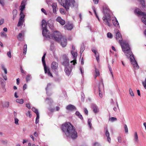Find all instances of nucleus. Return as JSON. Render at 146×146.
<instances>
[{
	"label": "nucleus",
	"instance_id": "obj_23",
	"mask_svg": "<svg viewBox=\"0 0 146 146\" xmlns=\"http://www.w3.org/2000/svg\"><path fill=\"white\" fill-rule=\"evenodd\" d=\"M112 22L114 25L115 26V27H117L118 26L119 27V23L116 18H115V20H112Z\"/></svg>",
	"mask_w": 146,
	"mask_h": 146
},
{
	"label": "nucleus",
	"instance_id": "obj_28",
	"mask_svg": "<svg viewBox=\"0 0 146 146\" xmlns=\"http://www.w3.org/2000/svg\"><path fill=\"white\" fill-rule=\"evenodd\" d=\"M95 73L96 74L95 75V77L94 78H96V77L97 76H98L100 75V72L96 68H95Z\"/></svg>",
	"mask_w": 146,
	"mask_h": 146
},
{
	"label": "nucleus",
	"instance_id": "obj_4",
	"mask_svg": "<svg viewBox=\"0 0 146 146\" xmlns=\"http://www.w3.org/2000/svg\"><path fill=\"white\" fill-rule=\"evenodd\" d=\"M103 12L104 14L102 18L103 23L106 25L110 27L111 26L110 23L111 20V16L110 14V10L108 7H104Z\"/></svg>",
	"mask_w": 146,
	"mask_h": 146
},
{
	"label": "nucleus",
	"instance_id": "obj_30",
	"mask_svg": "<svg viewBox=\"0 0 146 146\" xmlns=\"http://www.w3.org/2000/svg\"><path fill=\"white\" fill-rule=\"evenodd\" d=\"M20 16V18L19 19L23 20L24 18L25 17V15H24L23 13V11H21Z\"/></svg>",
	"mask_w": 146,
	"mask_h": 146
},
{
	"label": "nucleus",
	"instance_id": "obj_11",
	"mask_svg": "<svg viewBox=\"0 0 146 146\" xmlns=\"http://www.w3.org/2000/svg\"><path fill=\"white\" fill-rule=\"evenodd\" d=\"M46 53H44L42 58V61L44 66V72L46 73L47 72V67L45 61V58Z\"/></svg>",
	"mask_w": 146,
	"mask_h": 146
},
{
	"label": "nucleus",
	"instance_id": "obj_3",
	"mask_svg": "<svg viewBox=\"0 0 146 146\" xmlns=\"http://www.w3.org/2000/svg\"><path fill=\"white\" fill-rule=\"evenodd\" d=\"M50 38L57 42H60L61 45L63 47H65L67 44V39L63 37L61 33L58 31H56L53 33Z\"/></svg>",
	"mask_w": 146,
	"mask_h": 146
},
{
	"label": "nucleus",
	"instance_id": "obj_56",
	"mask_svg": "<svg viewBox=\"0 0 146 146\" xmlns=\"http://www.w3.org/2000/svg\"><path fill=\"white\" fill-rule=\"evenodd\" d=\"M19 120L17 118H15V123L16 124H18Z\"/></svg>",
	"mask_w": 146,
	"mask_h": 146
},
{
	"label": "nucleus",
	"instance_id": "obj_41",
	"mask_svg": "<svg viewBox=\"0 0 146 146\" xmlns=\"http://www.w3.org/2000/svg\"><path fill=\"white\" fill-rule=\"evenodd\" d=\"M88 123L90 128L91 129L92 128V124L91 123V120L89 119L88 120Z\"/></svg>",
	"mask_w": 146,
	"mask_h": 146
},
{
	"label": "nucleus",
	"instance_id": "obj_16",
	"mask_svg": "<svg viewBox=\"0 0 146 146\" xmlns=\"http://www.w3.org/2000/svg\"><path fill=\"white\" fill-rule=\"evenodd\" d=\"M65 29L68 30H71L73 28V26L72 24L66 25L64 27Z\"/></svg>",
	"mask_w": 146,
	"mask_h": 146
},
{
	"label": "nucleus",
	"instance_id": "obj_33",
	"mask_svg": "<svg viewBox=\"0 0 146 146\" xmlns=\"http://www.w3.org/2000/svg\"><path fill=\"white\" fill-rule=\"evenodd\" d=\"M84 49L85 47L84 45V44L82 45L80 47V53L81 54L83 53Z\"/></svg>",
	"mask_w": 146,
	"mask_h": 146
},
{
	"label": "nucleus",
	"instance_id": "obj_20",
	"mask_svg": "<svg viewBox=\"0 0 146 146\" xmlns=\"http://www.w3.org/2000/svg\"><path fill=\"white\" fill-rule=\"evenodd\" d=\"M105 134L106 137H107L108 141L109 143H110L111 141V139L110 137V133L108 131L107 129H106V132H105Z\"/></svg>",
	"mask_w": 146,
	"mask_h": 146
},
{
	"label": "nucleus",
	"instance_id": "obj_48",
	"mask_svg": "<svg viewBox=\"0 0 146 146\" xmlns=\"http://www.w3.org/2000/svg\"><path fill=\"white\" fill-rule=\"evenodd\" d=\"M107 36L108 38H110L112 37V35L110 33H108L107 34Z\"/></svg>",
	"mask_w": 146,
	"mask_h": 146
},
{
	"label": "nucleus",
	"instance_id": "obj_60",
	"mask_svg": "<svg viewBox=\"0 0 146 146\" xmlns=\"http://www.w3.org/2000/svg\"><path fill=\"white\" fill-rule=\"evenodd\" d=\"M84 111L86 115H88V111L86 108H85L84 109Z\"/></svg>",
	"mask_w": 146,
	"mask_h": 146
},
{
	"label": "nucleus",
	"instance_id": "obj_40",
	"mask_svg": "<svg viewBox=\"0 0 146 146\" xmlns=\"http://www.w3.org/2000/svg\"><path fill=\"white\" fill-rule=\"evenodd\" d=\"M141 3L143 7H144L145 6V0H139Z\"/></svg>",
	"mask_w": 146,
	"mask_h": 146
},
{
	"label": "nucleus",
	"instance_id": "obj_53",
	"mask_svg": "<svg viewBox=\"0 0 146 146\" xmlns=\"http://www.w3.org/2000/svg\"><path fill=\"white\" fill-rule=\"evenodd\" d=\"M143 84L145 88L146 89V78L144 82H143Z\"/></svg>",
	"mask_w": 146,
	"mask_h": 146
},
{
	"label": "nucleus",
	"instance_id": "obj_9",
	"mask_svg": "<svg viewBox=\"0 0 146 146\" xmlns=\"http://www.w3.org/2000/svg\"><path fill=\"white\" fill-rule=\"evenodd\" d=\"M51 68L53 71H54L56 74H57L58 64L56 62H52L51 64Z\"/></svg>",
	"mask_w": 146,
	"mask_h": 146
},
{
	"label": "nucleus",
	"instance_id": "obj_43",
	"mask_svg": "<svg viewBox=\"0 0 146 146\" xmlns=\"http://www.w3.org/2000/svg\"><path fill=\"white\" fill-rule=\"evenodd\" d=\"M129 93L130 94L131 96H134V95L133 94V92L132 91V90L131 89V88H130L129 89Z\"/></svg>",
	"mask_w": 146,
	"mask_h": 146
},
{
	"label": "nucleus",
	"instance_id": "obj_63",
	"mask_svg": "<svg viewBox=\"0 0 146 146\" xmlns=\"http://www.w3.org/2000/svg\"><path fill=\"white\" fill-rule=\"evenodd\" d=\"M27 85L25 84L23 86V90H25L27 88Z\"/></svg>",
	"mask_w": 146,
	"mask_h": 146
},
{
	"label": "nucleus",
	"instance_id": "obj_13",
	"mask_svg": "<svg viewBox=\"0 0 146 146\" xmlns=\"http://www.w3.org/2000/svg\"><path fill=\"white\" fill-rule=\"evenodd\" d=\"M66 108L67 110L71 111L76 110V107L72 104H69L67 106Z\"/></svg>",
	"mask_w": 146,
	"mask_h": 146
},
{
	"label": "nucleus",
	"instance_id": "obj_47",
	"mask_svg": "<svg viewBox=\"0 0 146 146\" xmlns=\"http://www.w3.org/2000/svg\"><path fill=\"white\" fill-rule=\"evenodd\" d=\"M51 43H52V44H51V45L50 46V50L52 51L54 49V46H53L54 43H53V42H51Z\"/></svg>",
	"mask_w": 146,
	"mask_h": 146
},
{
	"label": "nucleus",
	"instance_id": "obj_45",
	"mask_svg": "<svg viewBox=\"0 0 146 146\" xmlns=\"http://www.w3.org/2000/svg\"><path fill=\"white\" fill-rule=\"evenodd\" d=\"M124 127L125 133H127L128 132V129L127 125L126 124H125Z\"/></svg>",
	"mask_w": 146,
	"mask_h": 146
},
{
	"label": "nucleus",
	"instance_id": "obj_50",
	"mask_svg": "<svg viewBox=\"0 0 146 146\" xmlns=\"http://www.w3.org/2000/svg\"><path fill=\"white\" fill-rule=\"evenodd\" d=\"M60 11L61 14H64V10L63 8H60Z\"/></svg>",
	"mask_w": 146,
	"mask_h": 146
},
{
	"label": "nucleus",
	"instance_id": "obj_52",
	"mask_svg": "<svg viewBox=\"0 0 146 146\" xmlns=\"http://www.w3.org/2000/svg\"><path fill=\"white\" fill-rule=\"evenodd\" d=\"M41 10L42 12H43V13H44L45 14V15H47V13L46 11L43 8H42Z\"/></svg>",
	"mask_w": 146,
	"mask_h": 146
},
{
	"label": "nucleus",
	"instance_id": "obj_21",
	"mask_svg": "<svg viewBox=\"0 0 146 146\" xmlns=\"http://www.w3.org/2000/svg\"><path fill=\"white\" fill-rule=\"evenodd\" d=\"M17 10L16 9H14L13 11V19L14 20L17 17Z\"/></svg>",
	"mask_w": 146,
	"mask_h": 146
},
{
	"label": "nucleus",
	"instance_id": "obj_27",
	"mask_svg": "<svg viewBox=\"0 0 146 146\" xmlns=\"http://www.w3.org/2000/svg\"><path fill=\"white\" fill-rule=\"evenodd\" d=\"M76 115L78 116L80 119L82 120L83 119V117L82 115L80 114L78 111H76L75 113Z\"/></svg>",
	"mask_w": 146,
	"mask_h": 146
},
{
	"label": "nucleus",
	"instance_id": "obj_25",
	"mask_svg": "<svg viewBox=\"0 0 146 146\" xmlns=\"http://www.w3.org/2000/svg\"><path fill=\"white\" fill-rule=\"evenodd\" d=\"M27 44H25L23 46V54L24 55H25L27 51Z\"/></svg>",
	"mask_w": 146,
	"mask_h": 146
},
{
	"label": "nucleus",
	"instance_id": "obj_36",
	"mask_svg": "<svg viewBox=\"0 0 146 146\" xmlns=\"http://www.w3.org/2000/svg\"><path fill=\"white\" fill-rule=\"evenodd\" d=\"M32 110L36 114L39 113L38 110L35 107H33L32 108Z\"/></svg>",
	"mask_w": 146,
	"mask_h": 146
},
{
	"label": "nucleus",
	"instance_id": "obj_34",
	"mask_svg": "<svg viewBox=\"0 0 146 146\" xmlns=\"http://www.w3.org/2000/svg\"><path fill=\"white\" fill-rule=\"evenodd\" d=\"M46 101H47V103L49 104H51L52 102V100L50 98H47L46 100Z\"/></svg>",
	"mask_w": 146,
	"mask_h": 146
},
{
	"label": "nucleus",
	"instance_id": "obj_18",
	"mask_svg": "<svg viewBox=\"0 0 146 146\" xmlns=\"http://www.w3.org/2000/svg\"><path fill=\"white\" fill-rule=\"evenodd\" d=\"M25 1H22L21 5L20 6V10L21 11H23L25 8Z\"/></svg>",
	"mask_w": 146,
	"mask_h": 146
},
{
	"label": "nucleus",
	"instance_id": "obj_22",
	"mask_svg": "<svg viewBox=\"0 0 146 146\" xmlns=\"http://www.w3.org/2000/svg\"><path fill=\"white\" fill-rule=\"evenodd\" d=\"M18 40L22 41L23 40V36L22 34L21 33H20L17 37Z\"/></svg>",
	"mask_w": 146,
	"mask_h": 146
},
{
	"label": "nucleus",
	"instance_id": "obj_55",
	"mask_svg": "<svg viewBox=\"0 0 146 146\" xmlns=\"http://www.w3.org/2000/svg\"><path fill=\"white\" fill-rule=\"evenodd\" d=\"M46 2L48 5L49 6L50 5H51L52 4H50L51 1L50 0H47L46 1Z\"/></svg>",
	"mask_w": 146,
	"mask_h": 146
},
{
	"label": "nucleus",
	"instance_id": "obj_64",
	"mask_svg": "<svg viewBox=\"0 0 146 146\" xmlns=\"http://www.w3.org/2000/svg\"><path fill=\"white\" fill-rule=\"evenodd\" d=\"M93 1L94 3L96 4H98L99 1V0H93Z\"/></svg>",
	"mask_w": 146,
	"mask_h": 146
},
{
	"label": "nucleus",
	"instance_id": "obj_38",
	"mask_svg": "<svg viewBox=\"0 0 146 146\" xmlns=\"http://www.w3.org/2000/svg\"><path fill=\"white\" fill-rule=\"evenodd\" d=\"M92 9H93V10L94 11V13H95V14L96 15V17L98 18V20L99 21H100L99 18V17H98V16L97 13H96V12L95 9V7H92Z\"/></svg>",
	"mask_w": 146,
	"mask_h": 146
},
{
	"label": "nucleus",
	"instance_id": "obj_35",
	"mask_svg": "<svg viewBox=\"0 0 146 146\" xmlns=\"http://www.w3.org/2000/svg\"><path fill=\"white\" fill-rule=\"evenodd\" d=\"M45 74H47H47L49 76H50L51 77H53V76L52 74L50 73L49 69L48 68H47V72L46 73H45Z\"/></svg>",
	"mask_w": 146,
	"mask_h": 146
},
{
	"label": "nucleus",
	"instance_id": "obj_12",
	"mask_svg": "<svg viewBox=\"0 0 146 146\" xmlns=\"http://www.w3.org/2000/svg\"><path fill=\"white\" fill-rule=\"evenodd\" d=\"M71 53L73 56L74 60L71 61L70 62L71 63L73 62V65H75V63H76V59L77 56V53L76 52H74L72 51H71Z\"/></svg>",
	"mask_w": 146,
	"mask_h": 146
},
{
	"label": "nucleus",
	"instance_id": "obj_15",
	"mask_svg": "<svg viewBox=\"0 0 146 146\" xmlns=\"http://www.w3.org/2000/svg\"><path fill=\"white\" fill-rule=\"evenodd\" d=\"M92 109L94 112L96 113L99 111V109L98 106L94 104H92Z\"/></svg>",
	"mask_w": 146,
	"mask_h": 146
},
{
	"label": "nucleus",
	"instance_id": "obj_10",
	"mask_svg": "<svg viewBox=\"0 0 146 146\" xmlns=\"http://www.w3.org/2000/svg\"><path fill=\"white\" fill-rule=\"evenodd\" d=\"M73 67H74L72 65L65 67L64 71L67 76H69L70 74Z\"/></svg>",
	"mask_w": 146,
	"mask_h": 146
},
{
	"label": "nucleus",
	"instance_id": "obj_62",
	"mask_svg": "<svg viewBox=\"0 0 146 146\" xmlns=\"http://www.w3.org/2000/svg\"><path fill=\"white\" fill-rule=\"evenodd\" d=\"M34 135L36 137H37L38 136V133L37 132L35 131L34 133Z\"/></svg>",
	"mask_w": 146,
	"mask_h": 146
},
{
	"label": "nucleus",
	"instance_id": "obj_26",
	"mask_svg": "<svg viewBox=\"0 0 146 146\" xmlns=\"http://www.w3.org/2000/svg\"><path fill=\"white\" fill-rule=\"evenodd\" d=\"M24 21L23 19H19V22L17 24V26L19 27L21 25H22Z\"/></svg>",
	"mask_w": 146,
	"mask_h": 146
},
{
	"label": "nucleus",
	"instance_id": "obj_59",
	"mask_svg": "<svg viewBox=\"0 0 146 146\" xmlns=\"http://www.w3.org/2000/svg\"><path fill=\"white\" fill-rule=\"evenodd\" d=\"M94 146H101L98 143H95L94 144Z\"/></svg>",
	"mask_w": 146,
	"mask_h": 146
},
{
	"label": "nucleus",
	"instance_id": "obj_39",
	"mask_svg": "<svg viewBox=\"0 0 146 146\" xmlns=\"http://www.w3.org/2000/svg\"><path fill=\"white\" fill-rule=\"evenodd\" d=\"M117 119L116 118L114 117H111L110 118L109 120L112 122H113L115 121H116Z\"/></svg>",
	"mask_w": 146,
	"mask_h": 146
},
{
	"label": "nucleus",
	"instance_id": "obj_5",
	"mask_svg": "<svg viewBox=\"0 0 146 146\" xmlns=\"http://www.w3.org/2000/svg\"><path fill=\"white\" fill-rule=\"evenodd\" d=\"M58 0L59 3L62 6H63L66 10L69 9V6L75 8H77L78 7V4L75 2L74 0Z\"/></svg>",
	"mask_w": 146,
	"mask_h": 146
},
{
	"label": "nucleus",
	"instance_id": "obj_2",
	"mask_svg": "<svg viewBox=\"0 0 146 146\" xmlns=\"http://www.w3.org/2000/svg\"><path fill=\"white\" fill-rule=\"evenodd\" d=\"M61 129L67 137H70L73 139H76L78 137L77 133L75 128L70 123L62 125Z\"/></svg>",
	"mask_w": 146,
	"mask_h": 146
},
{
	"label": "nucleus",
	"instance_id": "obj_37",
	"mask_svg": "<svg viewBox=\"0 0 146 146\" xmlns=\"http://www.w3.org/2000/svg\"><path fill=\"white\" fill-rule=\"evenodd\" d=\"M32 78V77L30 75H28L26 77V81L27 82L29 81Z\"/></svg>",
	"mask_w": 146,
	"mask_h": 146
},
{
	"label": "nucleus",
	"instance_id": "obj_29",
	"mask_svg": "<svg viewBox=\"0 0 146 146\" xmlns=\"http://www.w3.org/2000/svg\"><path fill=\"white\" fill-rule=\"evenodd\" d=\"M1 66L2 69L4 71L5 73L6 74L7 73V69L5 68L4 65L3 64H1Z\"/></svg>",
	"mask_w": 146,
	"mask_h": 146
},
{
	"label": "nucleus",
	"instance_id": "obj_57",
	"mask_svg": "<svg viewBox=\"0 0 146 146\" xmlns=\"http://www.w3.org/2000/svg\"><path fill=\"white\" fill-rule=\"evenodd\" d=\"M4 19H1L0 21V25H1L4 23Z\"/></svg>",
	"mask_w": 146,
	"mask_h": 146
},
{
	"label": "nucleus",
	"instance_id": "obj_24",
	"mask_svg": "<svg viewBox=\"0 0 146 146\" xmlns=\"http://www.w3.org/2000/svg\"><path fill=\"white\" fill-rule=\"evenodd\" d=\"M51 84L50 83H48V84L47 87L45 89L46 90V94H47L48 95V90L49 89H50L51 88Z\"/></svg>",
	"mask_w": 146,
	"mask_h": 146
},
{
	"label": "nucleus",
	"instance_id": "obj_44",
	"mask_svg": "<svg viewBox=\"0 0 146 146\" xmlns=\"http://www.w3.org/2000/svg\"><path fill=\"white\" fill-rule=\"evenodd\" d=\"M0 141L1 143L3 144H6L7 143V141L6 140H2Z\"/></svg>",
	"mask_w": 146,
	"mask_h": 146
},
{
	"label": "nucleus",
	"instance_id": "obj_6",
	"mask_svg": "<svg viewBox=\"0 0 146 146\" xmlns=\"http://www.w3.org/2000/svg\"><path fill=\"white\" fill-rule=\"evenodd\" d=\"M41 26L42 29V34L43 36L50 38L52 36V34L50 35L48 34V30L46 29V22L45 20H42Z\"/></svg>",
	"mask_w": 146,
	"mask_h": 146
},
{
	"label": "nucleus",
	"instance_id": "obj_46",
	"mask_svg": "<svg viewBox=\"0 0 146 146\" xmlns=\"http://www.w3.org/2000/svg\"><path fill=\"white\" fill-rule=\"evenodd\" d=\"M0 4L1 5L2 7H4L5 5L4 0H0Z\"/></svg>",
	"mask_w": 146,
	"mask_h": 146
},
{
	"label": "nucleus",
	"instance_id": "obj_42",
	"mask_svg": "<svg viewBox=\"0 0 146 146\" xmlns=\"http://www.w3.org/2000/svg\"><path fill=\"white\" fill-rule=\"evenodd\" d=\"M9 102H5L3 106L4 107L8 108L9 106Z\"/></svg>",
	"mask_w": 146,
	"mask_h": 146
},
{
	"label": "nucleus",
	"instance_id": "obj_8",
	"mask_svg": "<svg viewBox=\"0 0 146 146\" xmlns=\"http://www.w3.org/2000/svg\"><path fill=\"white\" fill-rule=\"evenodd\" d=\"M62 57L63 60L62 65L65 67L69 66V61L67 56L66 54H64Z\"/></svg>",
	"mask_w": 146,
	"mask_h": 146
},
{
	"label": "nucleus",
	"instance_id": "obj_49",
	"mask_svg": "<svg viewBox=\"0 0 146 146\" xmlns=\"http://www.w3.org/2000/svg\"><path fill=\"white\" fill-rule=\"evenodd\" d=\"M108 67H109V70H110V71L111 74V75L112 76V77L113 78V73L112 72V69L111 68V66H108Z\"/></svg>",
	"mask_w": 146,
	"mask_h": 146
},
{
	"label": "nucleus",
	"instance_id": "obj_1",
	"mask_svg": "<svg viewBox=\"0 0 146 146\" xmlns=\"http://www.w3.org/2000/svg\"><path fill=\"white\" fill-rule=\"evenodd\" d=\"M115 38L117 40L120 44L123 51L125 53L127 57L129 58L131 64L133 65L135 69L139 68L137 61L135 60L134 55L130 50L128 43L125 40H123L122 36L119 31L115 29Z\"/></svg>",
	"mask_w": 146,
	"mask_h": 146
},
{
	"label": "nucleus",
	"instance_id": "obj_54",
	"mask_svg": "<svg viewBox=\"0 0 146 146\" xmlns=\"http://www.w3.org/2000/svg\"><path fill=\"white\" fill-rule=\"evenodd\" d=\"M7 55L10 58H11V55L10 51L8 52L7 53Z\"/></svg>",
	"mask_w": 146,
	"mask_h": 146
},
{
	"label": "nucleus",
	"instance_id": "obj_31",
	"mask_svg": "<svg viewBox=\"0 0 146 146\" xmlns=\"http://www.w3.org/2000/svg\"><path fill=\"white\" fill-rule=\"evenodd\" d=\"M16 102L20 104H23L24 102V100L23 99H17L16 100Z\"/></svg>",
	"mask_w": 146,
	"mask_h": 146
},
{
	"label": "nucleus",
	"instance_id": "obj_14",
	"mask_svg": "<svg viewBox=\"0 0 146 146\" xmlns=\"http://www.w3.org/2000/svg\"><path fill=\"white\" fill-rule=\"evenodd\" d=\"M56 20L62 25H64L65 24V21L64 20L62 19L60 17H58Z\"/></svg>",
	"mask_w": 146,
	"mask_h": 146
},
{
	"label": "nucleus",
	"instance_id": "obj_32",
	"mask_svg": "<svg viewBox=\"0 0 146 146\" xmlns=\"http://www.w3.org/2000/svg\"><path fill=\"white\" fill-rule=\"evenodd\" d=\"M1 37H4L5 38H7V37L6 34L3 31L1 32Z\"/></svg>",
	"mask_w": 146,
	"mask_h": 146
},
{
	"label": "nucleus",
	"instance_id": "obj_19",
	"mask_svg": "<svg viewBox=\"0 0 146 146\" xmlns=\"http://www.w3.org/2000/svg\"><path fill=\"white\" fill-rule=\"evenodd\" d=\"M133 140L135 143H138V137L136 132L134 133Z\"/></svg>",
	"mask_w": 146,
	"mask_h": 146
},
{
	"label": "nucleus",
	"instance_id": "obj_58",
	"mask_svg": "<svg viewBox=\"0 0 146 146\" xmlns=\"http://www.w3.org/2000/svg\"><path fill=\"white\" fill-rule=\"evenodd\" d=\"M26 107L29 109H30L31 108L30 106V105L29 104H26Z\"/></svg>",
	"mask_w": 146,
	"mask_h": 146
},
{
	"label": "nucleus",
	"instance_id": "obj_61",
	"mask_svg": "<svg viewBox=\"0 0 146 146\" xmlns=\"http://www.w3.org/2000/svg\"><path fill=\"white\" fill-rule=\"evenodd\" d=\"M20 70H21V72L22 73H24L25 74V72L23 70L21 66L20 67Z\"/></svg>",
	"mask_w": 146,
	"mask_h": 146
},
{
	"label": "nucleus",
	"instance_id": "obj_51",
	"mask_svg": "<svg viewBox=\"0 0 146 146\" xmlns=\"http://www.w3.org/2000/svg\"><path fill=\"white\" fill-rule=\"evenodd\" d=\"M92 50L94 53V54L98 52L96 48H93L92 49Z\"/></svg>",
	"mask_w": 146,
	"mask_h": 146
},
{
	"label": "nucleus",
	"instance_id": "obj_17",
	"mask_svg": "<svg viewBox=\"0 0 146 146\" xmlns=\"http://www.w3.org/2000/svg\"><path fill=\"white\" fill-rule=\"evenodd\" d=\"M53 9V12L55 13H56V8L57 7V4L56 3H53L51 5Z\"/></svg>",
	"mask_w": 146,
	"mask_h": 146
},
{
	"label": "nucleus",
	"instance_id": "obj_7",
	"mask_svg": "<svg viewBox=\"0 0 146 146\" xmlns=\"http://www.w3.org/2000/svg\"><path fill=\"white\" fill-rule=\"evenodd\" d=\"M134 13L138 15L143 16L141 20L142 22L146 25V13L142 12L139 8H137L135 9Z\"/></svg>",
	"mask_w": 146,
	"mask_h": 146
}]
</instances>
